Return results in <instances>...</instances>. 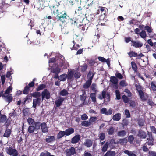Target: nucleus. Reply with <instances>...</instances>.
Returning a JSON list of instances; mask_svg holds the SVG:
<instances>
[{
    "mask_svg": "<svg viewBox=\"0 0 156 156\" xmlns=\"http://www.w3.org/2000/svg\"><path fill=\"white\" fill-rule=\"evenodd\" d=\"M57 15L55 17L56 21L55 22L59 23V25L62 26L63 24L68 23L70 22L73 24V20L70 18L65 12H58L57 10Z\"/></svg>",
    "mask_w": 156,
    "mask_h": 156,
    "instance_id": "1",
    "label": "nucleus"
},
{
    "mask_svg": "<svg viewBox=\"0 0 156 156\" xmlns=\"http://www.w3.org/2000/svg\"><path fill=\"white\" fill-rule=\"evenodd\" d=\"M135 86L136 90L137 91L141 99L144 101L146 100V98L145 97L144 93L143 91V87L140 85L137 84H136Z\"/></svg>",
    "mask_w": 156,
    "mask_h": 156,
    "instance_id": "2",
    "label": "nucleus"
},
{
    "mask_svg": "<svg viewBox=\"0 0 156 156\" xmlns=\"http://www.w3.org/2000/svg\"><path fill=\"white\" fill-rule=\"evenodd\" d=\"M106 99L104 100L105 102H108L110 101V96L109 93H107L106 94V91L103 90L101 94H99L98 96V98L100 100H102L103 98L105 99L106 98Z\"/></svg>",
    "mask_w": 156,
    "mask_h": 156,
    "instance_id": "3",
    "label": "nucleus"
},
{
    "mask_svg": "<svg viewBox=\"0 0 156 156\" xmlns=\"http://www.w3.org/2000/svg\"><path fill=\"white\" fill-rule=\"evenodd\" d=\"M5 151L8 154L12 156H17L18 155V151L15 149L13 148L12 147H7Z\"/></svg>",
    "mask_w": 156,
    "mask_h": 156,
    "instance_id": "4",
    "label": "nucleus"
},
{
    "mask_svg": "<svg viewBox=\"0 0 156 156\" xmlns=\"http://www.w3.org/2000/svg\"><path fill=\"white\" fill-rule=\"evenodd\" d=\"M66 156H71L76 154L75 148L73 147H71L66 150Z\"/></svg>",
    "mask_w": 156,
    "mask_h": 156,
    "instance_id": "5",
    "label": "nucleus"
},
{
    "mask_svg": "<svg viewBox=\"0 0 156 156\" xmlns=\"http://www.w3.org/2000/svg\"><path fill=\"white\" fill-rule=\"evenodd\" d=\"M41 96L42 101L43 100L45 97L46 99H48L51 97L50 93L47 89H44V90L42 92Z\"/></svg>",
    "mask_w": 156,
    "mask_h": 156,
    "instance_id": "6",
    "label": "nucleus"
},
{
    "mask_svg": "<svg viewBox=\"0 0 156 156\" xmlns=\"http://www.w3.org/2000/svg\"><path fill=\"white\" fill-rule=\"evenodd\" d=\"M131 43H132V46L135 48H139L142 47L143 45V43L138 41H134L132 40Z\"/></svg>",
    "mask_w": 156,
    "mask_h": 156,
    "instance_id": "7",
    "label": "nucleus"
},
{
    "mask_svg": "<svg viewBox=\"0 0 156 156\" xmlns=\"http://www.w3.org/2000/svg\"><path fill=\"white\" fill-rule=\"evenodd\" d=\"M112 110L111 108L109 109L108 111H107V109L105 108H102L101 110V113L106 115H109L112 114Z\"/></svg>",
    "mask_w": 156,
    "mask_h": 156,
    "instance_id": "8",
    "label": "nucleus"
},
{
    "mask_svg": "<svg viewBox=\"0 0 156 156\" xmlns=\"http://www.w3.org/2000/svg\"><path fill=\"white\" fill-rule=\"evenodd\" d=\"M137 136L140 139H145L147 137V134L145 131L140 130L138 131Z\"/></svg>",
    "mask_w": 156,
    "mask_h": 156,
    "instance_id": "9",
    "label": "nucleus"
},
{
    "mask_svg": "<svg viewBox=\"0 0 156 156\" xmlns=\"http://www.w3.org/2000/svg\"><path fill=\"white\" fill-rule=\"evenodd\" d=\"M93 70H90L89 71L87 76V77L88 80L92 81L95 72H94Z\"/></svg>",
    "mask_w": 156,
    "mask_h": 156,
    "instance_id": "10",
    "label": "nucleus"
},
{
    "mask_svg": "<svg viewBox=\"0 0 156 156\" xmlns=\"http://www.w3.org/2000/svg\"><path fill=\"white\" fill-rule=\"evenodd\" d=\"M81 137L80 135L79 134L75 136L71 139V143L76 144L78 143L80 140Z\"/></svg>",
    "mask_w": 156,
    "mask_h": 156,
    "instance_id": "11",
    "label": "nucleus"
},
{
    "mask_svg": "<svg viewBox=\"0 0 156 156\" xmlns=\"http://www.w3.org/2000/svg\"><path fill=\"white\" fill-rule=\"evenodd\" d=\"M40 127L43 133H45L48 132V128L46 123L44 122L41 123Z\"/></svg>",
    "mask_w": 156,
    "mask_h": 156,
    "instance_id": "12",
    "label": "nucleus"
},
{
    "mask_svg": "<svg viewBox=\"0 0 156 156\" xmlns=\"http://www.w3.org/2000/svg\"><path fill=\"white\" fill-rule=\"evenodd\" d=\"M82 91H83V94L81 95L80 96V100L83 101L82 104L83 105H84L85 104H86V103L85 102V101L87 98V96L85 91L84 90H82Z\"/></svg>",
    "mask_w": 156,
    "mask_h": 156,
    "instance_id": "13",
    "label": "nucleus"
},
{
    "mask_svg": "<svg viewBox=\"0 0 156 156\" xmlns=\"http://www.w3.org/2000/svg\"><path fill=\"white\" fill-rule=\"evenodd\" d=\"M32 100L31 96L30 95H28L23 99V101L22 103L23 105H25L26 104L29 103Z\"/></svg>",
    "mask_w": 156,
    "mask_h": 156,
    "instance_id": "14",
    "label": "nucleus"
},
{
    "mask_svg": "<svg viewBox=\"0 0 156 156\" xmlns=\"http://www.w3.org/2000/svg\"><path fill=\"white\" fill-rule=\"evenodd\" d=\"M64 100V98H63L60 97L59 99L56 100L55 104L57 107L60 106L62 104Z\"/></svg>",
    "mask_w": 156,
    "mask_h": 156,
    "instance_id": "15",
    "label": "nucleus"
},
{
    "mask_svg": "<svg viewBox=\"0 0 156 156\" xmlns=\"http://www.w3.org/2000/svg\"><path fill=\"white\" fill-rule=\"evenodd\" d=\"M92 141L90 139H87L85 140V142L83 143V145L87 147H90L92 146Z\"/></svg>",
    "mask_w": 156,
    "mask_h": 156,
    "instance_id": "16",
    "label": "nucleus"
},
{
    "mask_svg": "<svg viewBox=\"0 0 156 156\" xmlns=\"http://www.w3.org/2000/svg\"><path fill=\"white\" fill-rule=\"evenodd\" d=\"M128 142L127 139L126 138L123 139H119L117 142V144H120L121 145H124L126 144Z\"/></svg>",
    "mask_w": 156,
    "mask_h": 156,
    "instance_id": "17",
    "label": "nucleus"
},
{
    "mask_svg": "<svg viewBox=\"0 0 156 156\" xmlns=\"http://www.w3.org/2000/svg\"><path fill=\"white\" fill-rule=\"evenodd\" d=\"M64 131L66 134L65 135L68 136L73 133L74 132V130L73 128H69Z\"/></svg>",
    "mask_w": 156,
    "mask_h": 156,
    "instance_id": "18",
    "label": "nucleus"
},
{
    "mask_svg": "<svg viewBox=\"0 0 156 156\" xmlns=\"http://www.w3.org/2000/svg\"><path fill=\"white\" fill-rule=\"evenodd\" d=\"M45 140L48 143H50L55 141V139L54 136H49L48 137L45 139Z\"/></svg>",
    "mask_w": 156,
    "mask_h": 156,
    "instance_id": "19",
    "label": "nucleus"
},
{
    "mask_svg": "<svg viewBox=\"0 0 156 156\" xmlns=\"http://www.w3.org/2000/svg\"><path fill=\"white\" fill-rule=\"evenodd\" d=\"M75 13L80 16L83 15L84 14L82 8L81 6L79 7L78 9H76Z\"/></svg>",
    "mask_w": 156,
    "mask_h": 156,
    "instance_id": "20",
    "label": "nucleus"
},
{
    "mask_svg": "<svg viewBox=\"0 0 156 156\" xmlns=\"http://www.w3.org/2000/svg\"><path fill=\"white\" fill-rule=\"evenodd\" d=\"M124 152L128 156H137L135 154V152L134 151H132L128 150H125L124 151Z\"/></svg>",
    "mask_w": 156,
    "mask_h": 156,
    "instance_id": "21",
    "label": "nucleus"
},
{
    "mask_svg": "<svg viewBox=\"0 0 156 156\" xmlns=\"http://www.w3.org/2000/svg\"><path fill=\"white\" fill-rule=\"evenodd\" d=\"M11 132L12 131L11 129L7 128L3 135V136L7 138L9 137L11 134Z\"/></svg>",
    "mask_w": 156,
    "mask_h": 156,
    "instance_id": "22",
    "label": "nucleus"
},
{
    "mask_svg": "<svg viewBox=\"0 0 156 156\" xmlns=\"http://www.w3.org/2000/svg\"><path fill=\"white\" fill-rule=\"evenodd\" d=\"M121 118V114L120 113H117L113 115L112 117V119L114 121H119Z\"/></svg>",
    "mask_w": 156,
    "mask_h": 156,
    "instance_id": "23",
    "label": "nucleus"
},
{
    "mask_svg": "<svg viewBox=\"0 0 156 156\" xmlns=\"http://www.w3.org/2000/svg\"><path fill=\"white\" fill-rule=\"evenodd\" d=\"M115 155L116 153L115 151L109 150L103 156H115Z\"/></svg>",
    "mask_w": 156,
    "mask_h": 156,
    "instance_id": "24",
    "label": "nucleus"
},
{
    "mask_svg": "<svg viewBox=\"0 0 156 156\" xmlns=\"http://www.w3.org/2000/svg\"><path fill=\"white\" fill-rule=\"evenodd\" d=\"M41 122L40 121L35 122L34 124V127L36 130H38L40 128Z\"/></svg>",
    "mask_w": 156,
    "mask_h": 156,
    "instance_id": "25",
    "label": "nucleus"
},
{
    "mask_svg": "<svg viewBox=\"0 0 156 156\" xmlns=\"http://www.w3.org/2000/svg\"><path fill=\"white\" fill-rule=\"evenodd\" d=\"M92 81L87 80L83 85V88L84 89H87L91 84Z\"/></svg>",
    "mask_w": 156,
    "mask_h": 156,
    "instance_id": "26",
    "label": "nucleus"
},
{
    "mask_svg": "<svg viewBox=\"0 0 156 156\" xmlns=\"http://www.w3.org/2000/svg\"><path fill=\"white\" fill-rule=\"evenodd\" d=\"M110 81L113 84H116L118 83V80L115 76H111L110 78Z\"/></svg>",
    "mask_w": 156,
    "mask_h": 156,
    "instance_id": "27",
    "label": "nucleus"
},
{
    "mask_svg": "<svg viewBox=\"0 0 156 156\" xmlns=\"http://www.w3.org/2000/svg\"><path fill=\"white\" fill-rule=\"evenodd\" d=\"M74 75L73 71L71 70L68 74L67 75V78L68 80L69 81H71L72 78H73Z\"/></svg>",
    "mask_w": 156,
    "mask_h": 156,
    "instance_id": "28",
    "label": "nucleus"
},
{
    "mask_svg": "<svg viewBox=\"0 0 156 156\" xmlns=\"http://www.w3.org/2000/svg\"><path fill=\"white\" fill-rule=\"evenodd\" d=\"M109 145V142H106L101 148L102 152H106L107 150Z\"/></svg>",
    "mask_w": 156,
    "mask_h": 156,
    "instance_id": "29",
    "label": "nucleus"
},
{
    "mask_svg": "<svg viewBox=\"0 0 156 156\" xmlns=\"http://www.w3.org/2000/svg\"><path fill=\"white\" fill-rule=\"evenodd\" d=\"M88 67L87 65L86 64H84L83 65L80 66V70L81 72L83 73L86 71Z\"/></svg>",
    "mask_w": 156,
    "mask_h": 156,
    "instance_id": "30",
    "label": "nucleus"
},
{
    "mask_svg": "<svg viewBox=\"0 0 156 156\" xmlns=\"http://www.w3.org/2000/svg\"><path fill=\"white\" fill-rule=\"evenodd\" d=\"M131 64L132 69L134 71V72H137V67L136 64L134 62L132 61Z\"/></svg>",
    "mask_w": 156,
    "mask_h": 156,
    "instance_id": "31",
    "label": "nucleus"
},
{
    "mask_svg": "<svg viewBox=\"0 0 156 156\" xmlns=\"http://www.w3.org/2000/svg\"><path fill=\"white\" fill-rule=\"evenodd\" d=\"M36 129L34 125L29 126L28 128L27 131L30 133H33Z\"/></svg>",
    "mask_w": 156,
    "mask_h": 156,
    "instance_id": "32",
    "label": "nucleus"
},
{
    "mask_svg": "<svg viewBox=\"0 0 156 156\" xmlns=\"http://www.w3.org/2000/svg\"><path fill=\"white\" fill-rule=\"evenodd\" d=\"M97 93H92L90 94V97L92 100V101L94 103L96 102V94Z\"/></svg>",
    "mask_w": 156,
    "mask_h": 156,
    "instance_id": "33",
    "label": "nucleus"
},
{
    "mask_svg": "<svg viewBox=\"0 0 156 156\" xmlns=\"http://www.w3.org/2000/svg\"><path fill=\"white\" fill-rule=\"evenodd\" d=\"M126 134V132L125 130H122L118 131L117 133V135L118 136L123 137Z\"/></svg>",
    "mask_w": 156,
    "mask_h": 156,
    "instance_id": "34",
    "label": "nucleus"
},
{
    "mask_svg": "<svg viewBox=\"0 0 156 156\" xmlns=\"http://www.w3.org/2000/svg\"><path fill=\"white\" fill-rule=\"evenodd\" d=\"M30 95L31 96V97H33L35 98H40L41 96V94L40 92L38 91L35 92H33Z\"/></svg>",
    "mask_w": 156,
    "mask_h": 156,
    "instance_id": "35",
    "label": "nucleus"
},
{
    "mask_svg": "<svg viewBox=\"0 0 156 156\" xmlns=\"http://www.w3.org/2000/svg\"><path fill=\"white\" fill-rule=\"evenodd\" d=\"M27 122L29 126L34 125V124L35 122L34 119L30 117L27 119Z\"/></svg>",
    "mask_w": 156,
    "mask_h": 156,
    "instance_id": "36",
    "label": "nucleus"
},
{
    "mask_svg": "<svg viewBox=\"0 0 156 156\" xmlns=\"http://www.w3.org/2000/svg\"><path fill=\"white\" fill-rule=\"evenodd\" d=\"M115 130V128L111 126L107 130L108 134L109 135H112L113 134Z\"/></svg>",
    "mask_w": 156,
    "mask_h": 156,
    "instance_id": "37",
    "label": "nucleus"
},
{
    "mask_svg": "<svg viewBox=\"0 0 156 156\" xmlns=\"http://www.w3.org/2000/svg\"><path fill=\"white\" fill-rule=\"evenodd\" d=\"M65 134L64 131H60L57 134V138L58 139H60L65 135Z\"/></svg>",
    "mask_w": 156,
    "mask_h": 156,
    "instance_id": "38",
    "label": "nucleus"
},
{
    "mask_svg": "<svg viewBox=\"0 0 156 156\" xmlns=\"http://www.w3.org/2000/svg\"><path fill=\"white\" fill-rule=\"evenodd\" d=\"M139 35L141 37L144 39L146 38L147 36L146 32L144 30H142L140 32Z\"/></svg>",
    "mask_w": 156,
    "mask_h": 156,
    "instance_id": "39",
    "label": "nucleus"
},
{
    "mask_svg": "<svg viewBox=\"0 0 156 156\" xmlns=\"http://www.w3.org/2000/svg\"><path fill=\"white\" fill-rule=\"evenodd\" d=\"M67 77V75L66 74H63L61 75L59 78V80L60 81H65Z\"/></svg>",
    "mask_w": 156,
    "mask_h": 156,
    "instance_id": "40",
    "label": "nucleus"
},
{
    "mask_svg": "<svg viewBox=\"0 0 156 156\" xmlns=\"http://www.w3.org/2000/svg\"><path fill=\"white\" fill-rule=\"evenodd\" d=\"M59 94L61 96H65L68 95L69 94V93L66 90L64 89L60 92Z\"/></svg>",
    "mask_w": 156,
    "mask_h": 156,
    "instance_id": "41",
    "label": "nucleus"
},
{
    "mask_svg": "<svg viewBox=\"0 0 156 156\" xmlns=\"http://www.w3.org/2000/svg\"><path fill=\"white\" fill-rule=\"evenodd\" d=\"M81 124L82 126L87 127L90 126L91 125V123L87 121H83L82 122Z\"/></svg>",
    "mask_w": 156,
    "mask_h": 156,
    "instance_id": "42",
    "label": "nucleus"
},
{
    "mask_svg": "<svg viewBox=\"0 0 156 156\" xmlns=\"http://www.w3.org/2000/svg\"><path fill=\"white\" fill-rule=\"evenodd\" d=\"M148 141L146 142L147 145L149 146H152L154 145V139H147Z\"/></svg>",
    "mask_w": 156,
    "mask_h": 156,
    "instance_id": "43",
    "label": "nucleus"
},
{
    "mask_svg": "<svg viewBox=\"0 0 156 156\" xmlns=\"http://www.w3.org/2000/svg\"><path fill=\"white\" fill-rule=\"evenodd\" d=\"M128 141L130 144H133L134 139L133 136V135H129L128 136Z\"/></svg>",
    "mask_w": 156,
    "mask_h": 156,
    "instance_id": "44",
    "label": "nucleus"
},
{
    "mask_svg": "<svg viewBox=\"0 0 156 156\" xmlns=\"http://www.w3.org/2000/svg\"><path fill=\"white\" fill-rule=\"evenodd\" d=\"M151 85L153 91H156V82L155 81H152L151 83Z\"/></svg>",
    "mask_w": 156,
    "mask_h": 156,
    "instance_id": "45",
    "label": "nucleus"
},
{
    "mask_svg": "<svg viewBox=\"0 0 156 156\" xmlns=\"http://www.w3.org/2000/svg\"><path fill=\"white\" fill-rule=\"evenodd\" d=\"M129 57L132 58L133 57H136L137 56V54L135 52L131 51L128 53Z\"/></svg>",
    "mask_w": 156,
    "mask_h": 156,
    "instance_id": "46",
    "label": "nucleus"
},
{
    "mask_svg": "<svg viewBox=\"0 0 156 156\" xmlns=\"http://www.w3.org/2000/svg\"><path fill=\"white\" fill-rule=\"evenodd\" d=\"M46 85L44 84H41L36 89V90L37 91H39L41 90H43V89L45 88Z\"/></svg>",
    "mask_w": 156,
    "mask_h": 156,
    "instance_id": "47",
    "label": "nucleus"
},
{
    "mask_svg": "<svg viewBox=\"0 0 156 156\" xmlns=\"http://www.w3.org/2000/svg\"><path fill=\"white\" fill-rule=\"evenodd\" d=\"M96 84L95 83H93L92 84L91 86V89L93 93H97L98 91V90L96 89Z\"/></svg>",
    "mask_w": 156,
    "mask_h": 156,
    "instance_id": "48",
    "label": "nucleus"
},
{
    "mask_svg": "<svg viewBox=\"0 0 156 156\" xmlns=\"http://www.w3.org/2000/svg\"><path fill=\"white\" fill-rule=\"evenodd\" d=\"M23 112L24 116H27L30 112L29 109L28 108H25L23 109Z\"/></svg>",
    "mask_w": 156,
    "mask_h": 156,
    "instance_id": "49",
    "label": "nucleus"
},
{
    "mask_svg": "<svg viewBox=\"0 0 156 156\" xmlns=\"http://www.w3.org/2000/svg\"><path fill=\"white\" fill-rule=\"evenodd\" d=\"M99 138L100 140V141L101 142V141L103 140L105 138V134L104 133H102L99 134Z\"/></svg>",
    "mask_w": 156,
    "mask_h": 156,
    "instance_id": "50",
    "label": "nucleus"
},
{
    "mask_svg": "<svg viewBox=\"0 0 156 156\" xmlns=\"http://www.w3.org/2000/svg\"><path fill=\"white\" fill-rule=\"evenodd\" d=\"M144 27V29L146 30L148 33H151L152 32L153 29L151 27L147 25Z\"/></svg>",
    "mask_w": 156,
    "mask_h": 156,
    "instance_id": "51",
    "label": "nucleus"
},
{
    "mask_svg": "<svg viewBox=\"0 0 156 156\" xmlns=\"http://www.w3.org/2000/svg\"><path fill=\"white\" fill-rule=\"evenodd\" d=\"M7 117L5 115H3L0 117V122L1 123H4L6 121Z\"/></svg>",
    "mask_w": 156,
    "mask_h": 156,
    "instance_id": "52",
    "label": "nucleus"
},
{
    "mask_svg": "<svg viewBox=\"0 0 156 156\" xmlns=\"http://www.w3.org/2000/svg\"><path fill=\"white\" fill-rule=\"evenodd\" d=\"M122 99L123 102L125 103H128L129 101V99L125 95L122 96Z\"/></svg>",
    "mask_w": 156,
    "mask_h": 156,
    "instance_id": "53",
    "label": "nucleus"
},
{
    "mask_svg": "<svg viewBox=\"0 0 156 156\" xmlns=\"http://www.w3.org/2000/svg\"><path fill=\"white\" fill-rule=\"evenodd\" d=\"M29 90V87L27 86H25L24 87V89L23 91V93L24 94H28Z\"/></svg>",
    "mask_w": 156,
    "mask_h": 156,
    "instance_id": "54",
    "label": "nucleus"
},
{
    "mask_svg": "<svg viewBox=\"0 0 156 156\" xmlns=\"http://www.w3.org/2000/svg\"><path fill=\"white\" fill-rule=\"evenodd\" d=\"M115 95L116 99L119 100L121 99V96L120 95V93L119 90H116L115 91Z\"/></svg>",
    "mask_w": 156,
    "mask_h": 156,
    "instance_id": "55",
    "label": "nucleus"
},
{
    "mask_svg": "<svg viewBox=\"0 0 156 156\" xmlns=\"http://www.w3.org/2000/svg\"><path fill=\"white\" fill-rule=\"evenodd\" d=\"M12 88L11 86L8 87L5 93V94H9H9L12 91Z\"/></svg>",
    "mask_w": 156,
    "mask_h": 156,
    "instance_id": "56",
    "label": "nucleus"
},
{
    "mask_svg": "<svg viewBox=\"0 0 156 156\" xmlns=\"http://www.w3.org/2000/svg\"><path fill=\"white\" fill-rule=\"evenodd\" d=\"M4 97L6 98V101L9 103H10L12 101L13 98L11 96L5 95V96Z\"/></svg>",
    "mask_w": 156,
    "mask_h": 156,
    "instance_id": "57",
    "label": "nucleus"
},
{
    "mask_svg": "<svg viewBox=\"0 0 156 156\" xmlns=\"http://www.w3.org/2000/svg\"><path fill=\"white\" fill-rule=\"evenodd\" d=\"M50 154L51 153L50 152L47 151H45L40 154V156H49Z\"/></svg>",
    "mask_w": 156,
    "mask_h": 156,
    "instance_id": "58",
    "label": "nucleus"
},
{
    "mask_svg": "<svg viewBox=\"0 0 156 156\" xmlns=\"http://www.w3.org/2000/svg\"><path fill=\"white\" fill-rule=\"evenodd\" d=\"M81 76V74L78 71H76L75 72V73L74 74V76L75 78L78 79Z\"/></svg>",
    "mask_w": 156,
    "mask_h": 156,
    "instance_id": "59",
    "label": "nucleus"
},
{
    "mask_svg": "<svg viewBox=\"0 0 156 156\" xmlns=\"http://www.w3.org/2000/svg\"><path fill=\"white\" fill-rule=\"evenodd\" d=\"M41 101V99L40 98H37L36 99H34L33 100V102H34L37 104H39Z\"/></svg>",
    "mask_w": 156,
    "mask_h": 156,
    "instance_id": "60",
    "label": "nucleus"
},
{
    "mask_svg": "<svg viewBox=\"0 0 156 156\" xmlns=\"http://www.w3.org/2000/svg\"><path fill=\"white\" fill-rule=\"evenodd\" d=\"M119 85L122 87H125L127 85V83H126L125 81L124 80H121L119 83Z\"/></svg>",
    "mask_w": 156,
    "mask_h": 156,
    "instance_id": "61",
    "label": "nucleus"
},
{
    "mask_svg": "<svg viewBox=\"0 0 156 156\" xmlns=\"http://www.w3.org/2000/svg\"><path fill=\"white\" fill-rule=\"evenodd\" d=\"M125 114L126 118H129L130 117V114L128 110L126 109L125 110Z\"/></svg>",
    "mask_w": 156,
    "mask_h": 156,
    "instance_id": "62",
    "label": "nucleus"
},
{
    "mask_svg": "<svg viewBox=\"0 0 156 156\" xmlns=\"http://www.w3.org/2000/svg\"><path fill=\"white\" fill-rule=\"evenodd\" d=\"M124 92L128 94V97H130L132 96V93L127 88L125 89Z\"/></svg>",
    "mask_w": 156,
    "mask_h": 156,
    "instance_id": "63",
    "label": "nucleus"
},
{
    "mask_svg": "<svg viewBox=\"0 0 156 156\" xmlns=\"http://www.w3.org/2000/svg\"><path fill=\"white\" fill-rule=\"evenodd\" d=\"M148 154L149 156H156V152L153 151H149Z\"/></svg>",
    "mask_w": 156,
    "mask_h": 156,
    "instance_id": "64",
    "label": "nucleus"
}]
</instances>
